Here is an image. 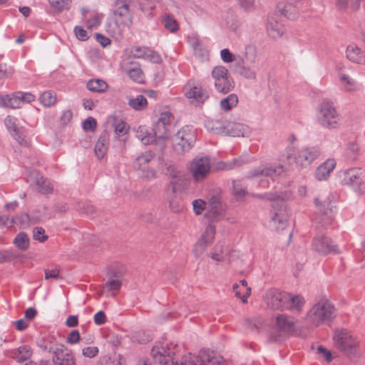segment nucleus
Wrapping results in <instances>:
<instances>
[{
  "label": "nucleus",
  "mask_w": 365,
  "mask_h": 365,
  "mask_svg": "<svg viewBox=\"0 0 365 365\" xmlns=\"http://www.w3.org/2000/svg\"><path fill=\"white\" fill-rule=\"evenodd\" d=\"M257 57V51L255 46L249 45L245 48V57L242 59L244 64L255 63Z\"/></svg>",
  "instance_id": "79ce46f5"
},
{
  "label": "nucleus",
  "mask_w": 365,
  "mask_h": 365,
  "mask_svg": "<svg viewBox=\"0 0 365 365\" xmlns=\"http://www.w3.org/2000/svg\"><path fill=\"white\" fill-rule=\"evenodd\" d=\"M238 103V97L236 94L232 93L226 98L222 99L220 102V108L225 111H229L232 108L237 106Z\"/></svg>",
  "instance_id": "4c0bfd02"
},
{
  "label": "nucleus",
  "mask_w": 365,
  "mask_h": 365,
  "mask_svg": "<svg viewBox=\"0 0 365 365\" xmlns=\"http://www.w3.org/2000/svg\"><path fill=\"white\" fill-rule=\"evenodd\" d=\"M108 145L109 134L107 131L104 130L101 134L94 148L95 154L99 160L103 158V157L106 154Z\"/></svg>",
  "instance_id": "4be33fe9"
},
{
  "label": "nucleus",
  "mask_w": 365,
  "mask_h": 365,
  "mask_svg": "<svg viewBox=\"0 0 365 365\" xmlns=\"http://www.w3.org/2000/svg\"><path fill=\"white\" fill-rule=\"evenodd\" d=\"M74 33L78 40L86 41L89 38L87 31L81 26H76L74 28Z\"/></svg>",
  "instance_id": "680f3d73"
},
{
  "label": "nucleus",
  "mask_w": 365,
  "mask_h": 365,
  "mask_svg": "<svg viewBox=\"0 0 365 365\" xmlns=\"http://www.w3.org/2000/svg\"><path fill=\"white\" fill-rule=\"evenodd\" d=\"M152 134L155 139V143H157L158 140H164L168 138V127L156 122L153 126Z\"/></svg>",
  "instance_id": "f704fd0d"
},
{
  "label": "nucleus",
  "mask_w": 365,
  "mask_h": 365,
  "mask_svg": "<svg viewBox=\"0 0 365 365\" xmlns=\"http://www.w3.org/2000/svg\"><path fill=\"white\" fill-rule=\"evenodd\" d=\"M312 246L317 252L322 255L338 252L337 247L333 244L331 240L322 235L314 237Z\"/></svg>",
  "instance_id": "2eb2a0df"
},
{
  "label": "nucleus",
  "mask_w": 365,
  "mask_h": 365,
  "mask_svg": "<svg viewBox=\"0 0 365 365\" xmlns=\"http://www.w3.org/2000/svg\"><path fill=\"white\" fill-rule=\"evenodd\" d=\"M229 75L228 70L222 66H217L213 68L212 71V77L214 82L221 80V78Z\"/></svg>",
  "instance_id": "49530a36"
},
{
  "label": "nucleus",
  "mask_w": 365,
  "mask_h": 365,
  "mask_svg": "<svg viewBox=\"0 0 365 365\" xmlns=\"http://www.w3.org/2000/svg\"><path fill=\"white\" fill-rule=\"evenodd\" d=\"M147 104V100L143 95H138L136 98H131L129 101L130 106L138 110H143L146 108Z\"/></svg>",
  "instance_id": "37998d69"
},
{
  "label": "nucleus",
  "mask_w": 365,
  "mask_h": 365,
  "mask_svg": "<svg viewBox=\"0 0 365 365\" xmlns=\"http://www.w3.org/2000/svg\"><path fill=\"white\" fill-rule=\"evenodd\" d=\"M35 222L34 219L31 217L27 213L17 215L15 217L12 218L11 221V224L19 225L23 229L29 227L31 224Z\"/></svg>",
  "instance_id": "2f4dec72"
},
{
  "label": "nucleus",
  "mask_w": 365,
  "mask_h": 365,
  "mask_svg": "<svg viewBox=\"0 0 365 365\" xmlns=\"http://www.w3.org/2000/svg\"><path fill=\"white\" fill-rule=\"evenodd\" d=\"M65 345L58 343L53 336H48L38 341V346L44 351H48L53 355L61 350Z\"/></svg>",
  "instance_id": "412c9836"
},
{
  "label": "nucleus",
  "mask_w": 365,
  "mask_h": 365,
  "mask_svg": "<svg viewBox=\"0 0 365 365\" xmlns=\"http://www.w3.org/2000/svg\"><path fill=\"white\" fill-rule=\"evenodd\" d=\"M232 189L233 194L237 199L243 198L247 194V192L245 190V188L238 180L232 181Z\"/></svg>",
  "instance_id": "09e8293b"
},
{
  "label": "nucleus",
  "mask_w": 365,
  "mask_h": 365,
  "mask_svg": "<svg viewBox=\"0 0 365 365\" xmlns=\"http://www.w3.org/2000/svg\"><path fill=\"white\" fill-rule=\"evenodd\" d=\"M196 139V130L192 126L182 127L173 137L174 151L178 155L190 151L194 146Z\"/></svg>",
  "instance_id": "423d86ee"
},
{
  "label": "nucleus",
  "mask_w": 365,
  "mask_h": 365,
  "mask_svg": "<svg viewBox=\"0 0 365 365\" xmlns=\"http://www.w3.org/2000/svg\"><path fill=\"white\" fill-rule=\"evenodd\" d=\"M33 237L35 240L44 242L48 240V235H45V230L41 227H36L34 229Z\"/></svg>",
  "instance_id": "603ef678"
},
{
  "label": "nucleus",
  "mask_w": 365,
  "mask_h": 365,
  "mask_svg": "<svg viewBox=\"0 0 365 365\" xmlns=\"http://www.w3.org/2000/svg\"><path fill=\"white\" fill-rule=\"evenodd\" d=\"M184 172L179 170L178 166L175 164H169L167 165L165 168V174L168 175L170 179L173 178H176L179 175L183 173Z\"/></svg>",
  "instance_id": "864d4df0"
},
{
  "label": "nucleus",
  "mask_w": 365,
  "mask_h": 365,
  "mask_svg": "<svg viewBox=\"0 0 365 365\" xmlns=\"http://www.w3.org/2000/svg\"><path fill=\"white\" fill-rule=\"evenodd\" d=\"M86 86L89 91L96 93H104L108 89L107 83L99 78L89 80Z\"/></svg>",
  "instance_id": "473e14b6"
},
{
  "label": "nucleus",
  "mask_w": 365,
  "mask_h": 365,
  "mask_svg": "<svg viewBox=\"0 0 365 365\" xmlns=\"http://www.w3.org/2000/svg\"><path fill=\"white\" fill-rule=\"evenodd\" d=\"M32 354V350L28 345H24L10 352V356L18 362H24L29 359Z\"/></svg>",
  "instance_id": "a878e982"
},
{
  "label": "nucleus",
  "mask_w": 365,
  "mask_h": 365,
  "mask_svg": "<svg viewBox=\"0 0 365 365\" xmlns=\"http://www.w3.org/2000/svg\"><path fill=\"white\" fill-rule=\"evenodd\" d=\"M40 102L46 107H49L56 103V98L52 91L43 92L39 98Z\"/></svg>",
  "instance_id": "c03bdc74"
},
{
  "label": "nucleus",
  "mask_w": 365,
  "mask_h": 365,
  "mask_svg": "<svg viewBox=\"0 0 365 365\" xmlns=\"http://www.w3.org/2000/svg\"><path fill=\"white\" fill-rule=\"evenodd\" d=\"M115 130V133L118 136L124 135L127 133L128 126L127 123L121 120H115L113 124Z\"/></svg>",
  "instance_id": "8fccbe9b"
},
{
  "label": "nucleus",
  "mask_w": 365,
  "mask_h": 365,
  "mask_svg": "<svg viewBox=\"0 0 365 365\" xmlns=\"http://www.w3.org/2000/svg\"><path fill=\"white\" fill-rule=\"evenodd\" d=\"M152 135V133H148L147 128L145 126L138 127L136 131V137L144 145L155 143V139Z\"/></svg>",
  "instance_id": "58836bf2"
},
{
  "label": "nucleus",
  "mask_w": 365,
  "mask_h": 365,
  "mask_svg": "<svg viewBox=\"0 0 365 365\" xmlns=\"http://www.w3.org/2000/svg\"><path fill=\"white\" fill-rule=\"evenodd\" d=\"M255 197L273 201V215L271 217L272 226L277 230H284L288 225L289 213L285 202L288 197L287 193L279 194L275 192H266L264 194L255 195Z\"/></svg>",
  "instance_id": "7ed1b4c3"
},
{
  "label": "nucleus",
  "mask_w": 365,
  "mask_h": 365,
  "mask_svg": "<svg viewBox=\"0 0 365 365\" xmlns=\"http://www.w3.org/2000/svg\"><path fill=\"white\" fill-rule=\"evenodd\" d=\"M148 47L133 46L129 49V56L136 58H145Z\"/></svg>",
  "instance_id": "de8ad7c7"
},
{
  "label": "nucleus",
  "mask_w": 365,
  "mask_h": 365,
  "mask_svg": "<svg viewBox=\"0 0 365 365\" xmlns=\"http://www.w3.org/2000/svg\"><path fill=\"white\" fill-rule=\"evenodd\" d=\"M209 245L208 243L199 239L193 248V253L196 257H200L205 251L206 247Z\"/></svg>",
  "instance_id": "3c124183"
},
{
  "label": "nucleus",
  "mask_w": 365,
  "mask_h": 365,
  "mask_svg": "<svg viewBox=\"0 0 365 365\" xmlns=\"http://www.w3.org/2000/svg\"><path fill=\"white\" fill-rule=\"evenodd\" d=\"M333 339L338 349L349 356L356 354L359 342L349 331L344 329H336Z\"/></svg>",
  "instance_id": "0eeeda50"
},
{
  "label": "nucleus",
  "mask_w": 365,
  "mask_h": 365,
  "mask_svg": "<svg viewBox=\"0 0 365 365\" xmlns=\"http://www.w3.org/2000/svg\"><path fill=\"white\" fill-rule=\"evenodd\" d=\"M214 86L217 92L227 94L234 88V81L228 75L214 82Z\"/></svg>",
  "instance_id": "c756f323"
},
{
  "label": "nucleus",
  "mask_w": 365,
  "mask_h": 365,
  "mask_svg": "<svg viewBox=\"0 0 365 365\" xmlns=\"http://www.w3.org/2000/svg\"><path fill=\"white\" fill-rule=\"evenodd\" d=\"M341 85L346 91H354L361 88V84L351 78L349 75L340 73L339 74Z\"/></svg>",
  "instance_id": "bb28decb"
},
{
  "label": "nucleus",
  "mask_w": 365,
  "mask_h": 365,
  "mask_svg": "<svg viewBox=\"0 0 365 365\" xmlns=\"http://www.w3.org/2000/svg\"><path fill=\"white\" fill-rule=\"evenodd\" d=\"M187 184V177L185 173L179 175L176 178L170 179L168 185V190H171L173 194L182 192Z\"/></svg>",
  "instance_id": "393cba45"
},
{
  "label": "nucleus",
  "mask_w": 365,
  "mask_h": 365,
  "mask_svg": "<svg viewBox=\"0 0 365 365\" xmlns=\"http://www.w3.org/2000/svg\"><path fill=\"white\" fill-rule=\"evenodd\" d=\"M238 73L248 80H255L257 78V72L254 67L242 63L237 66Z\"/></svg>",
  "instance_id": "e433bc0d"
},
{
  "label": "nucleus",
  "mask_w": 365,
  "mask_h": 365,
  "mask_svg": "<svg viewBox=\"0 0 365 365\" xmlns=\"http://www.w3.org/2000/svg\"><path fill=\"white\" fill-rule=\"evenodd\" d=\"M339 119V114L332 103L323 101L320 104L317 113V121L323 128L329 129L336 128Z\"/></svg>",
  "instance_id": "6e6552de"
},
{
  "label": "nucleus",
  "mask_w": 365,
  "mask_h": 365,
  "mask_svg": "<svg viewBox=\"0 0 365 365\" xmlns=\"http://www.w3.org/2000/svg\"><path fill=\"white\" fill-rule=\"evenodd\" d=\"M297 320L285 314H278L276 317V327L279 332L288 334L293 331Z\"/></svg>",
  "instance_id": "f3484780"
},
{
  "label": "nucleus",
  "mask_w": 365,
  "mask_h": 365,
  "mask_svg": "<svg viewBox=\"0 0 365 365\" xmlns=\"http://www.w3.org/2000/svg\"><path fill=\"white\" fill-rule=\"evenodd\" d=\"M320 154L321 152L317 147H304L299 150L295 146L287 145L282 158H285L290 163L294 162L299 165L307 166L317 159Z\"/></svg>",
  "instance_id": "39448f33"
},
{
  "label": "nucleus",
  "mask_w": 365,
  "mask_h": 365,
  "mask_svg": "<svg viewBox=\"0 0 365 365\" xmlns=\"http://www.w3.org/2000/svg\"><path fill=\"white\" fill-rule=\"evenodd\" d=\"M222 133H225L233 137H243L247 130V127L240 123H228L225 126L220 127Z\"/></svg>",
  "instance_id": "b1692460"
},
{
  "label": "nucleus",
  "mask_w": 365,
  "mask_h": 365,
  "mask_svg": "<svg viewBox=\"0 0 365 365\" xmlns=\"http://www.w3.org/2000/svg\"><path fill=\"white\" fill-rule=\"evenodd\" d=\"M97 122L93 117H88L83 122V128L86 131H93L96 128Z\"/></svg>",
  "instance_id": "bf43d9fd"
},
{
  "label": "nucleus",
  "mask_w": 365,
  "mask_h": 365,
  "mask_svg": "<svg viewBox=\"0 0 365 365\" xmlns=\"http://www.w3.org/2000/svg\"><path fill=\"white\" fill-rule=\"evenodd\" d=\"M336 316L334 306L327 299L322 298L309 310L306 321L309 327L315 328L330 323Z\"/></svg>",
  "instance_id": "20e7f679"
},
{
  "label": "nucleus",
  "mask_w": 365,
  "mask_h": 365,
  "mask_svg": "<svg viewBox=\"0 0 365 365\" xmlns=\"http://www.w3.org/2000/svg\"><path fill=\"white\" fill-rule=\"evenodd\" d=\"M81 339L80 333L78 330H72L68 335L66 342L69 344H76Z\"/></svg>",
  "instance_id": "69168bd1"
},
{
  "label": "nucleus",
  "mask_w": 365,
  "mask_h": 365,
  "mask_svg": "<svg viewBox=\"0 0 365 365\" xmlns=\"http://www.w3.org/2000/svg\"><path fill=\"white\" fill-rule=\"evenodd\" d=\"M11 134L20 145H25V146L29 145V143L25 139V137H24L23 133L21 131L20 128H19L17 130L11 133Z\"/></svg>",
  "instance_id": "0e129e2a"
},
{
  "label": "nucleus",
  "mask_w": 365,
  "mask_h": 365,
  "mask_svg": "<svg viewBox=\"0 0 365 365\" xmlns=\"http://www.w3.org/2000/svg\"><path fill=\"white\" fill-rule=\"evenodd\" d=\"M21 103V101L19 98H17V93L14 95L12 97L9 96H4L0 97V105L6 106L13 108H19Z\"/></svg>",
  "instance_id": "ea45409f"
},
{
  "label": "nucleus",
  "mask_w": 365,
  "mask_h": 365,
  "mask_svg": "<svg viewBox=\"0 0 365 365\" xmlns=\"http://www.w3.org/2000/svg\"><path fill=\"white\" fill-rule=\"evenodd\" d=\"M175 346L168 344L154 346L150 352L155 362L162 365H227L224 358L213 351L202 350L198 355L190 353L174 361Z\"/></svg>",
  "instance_id": "f257e3e1"
},
{
  "label": "nucleus",
  "mask_w": 365,
  "mask_h": 365,
  "mask_svg": "<svg viewBox=\"0 0 365 365\" xmlns=\"http://www.w3.org/2000/svg\"><path fill=\"white\" fill-rule=\"evenodd\" d=\"M344 185L352 186L359 193L365 192V174L361 168H354L340 173Z\"/></svg>",
  "instance_id": "1a4fd4ad"
},
{
  "label": "nucleus",
  "mask_w": 365,
  "mask_h": 365,
  "mask_svg": "<svg viewBox=\"0 0 365 365\" xmlns=\"http://www.w3.org/2000/svg\"><path fill=\"white\" fill-rule=\"evenodd\" d=\"M334 196L329 195L328 196L320 195L314 199L315 205L319 212V216L316 218L319 223L322 226L329 224L334 218V208L331 205V199Z\"/></svg>",
  "instance_id": "9d476101"
},
{
  "label": "nucleus",
  "mask_w": 365,
  "mask_h": 365,
  "mask_svg": "<svg viewBox=\"0 0 365 365\" xmlns=\"http://www.w3.org/2000/svg\"><path fill=\"white\" fill-rule=\"evenodd\" d=\"M53 365H76L73 355L66 346L52 356Z\"/></svg>",
  "instance_id": "6ab92c4d"
},
{
  "label": "nucleus",
  "mask_w": 365,
  "mask_h": 365,
  "mask_svg": "<svg viewBox=\"0 0 365 365\" xmlns=\"http://www.w3.org/2000/svg\"><path fill=\"white\" fill-rule=\"evenodd\" d=\"M101 22V16L99 14L93 15L86 22V26L88 29H93L98 26Z\"/></svg>",
  "instance_id": "338daca9"
},
{
  "label": "nucleus",
  "mask_w": 365,
  "mask_h": 365,
  "mask_svg": "<svg viewBox=\"0 0 365 365\" xmlns=\"http://www.w3.org/2000/svg\"><path fill=\"white\" fill-rule=\"evenodd\" d=\"M155 158V154L151 151H147L138 156L135 162V168L145 171V165L149 163Z\"/></svg>",
  "instance_id": "72a5a7b5"
},
{
  "label": "nucleus",
  "mask_w": 365,
  "mask_h": 365,
  "mask_svg": "<svg viewBox=\"0 0 365 365\" xmlns=\"http://www.w3.org/2000/svg\"><path fill=\"white\" fill-rule=\"evenodd\" d=\"M304 304L305 299L302 295H293L290 293H287L285 309H288L296 313H301L303 310Z\"/></svg>",
  "instance_id": "aec40b11"
},
{
  "label": "nucleus",
  "mask_w": 365,
  "mask_h": 365,
  "mask_svg": "<svg viewBox=\"0 0 365 365\" xmlns=\"http://www.w3.org/2000/svg\"><path fill=\"white\" fill-rule=\"evenodd\" d=\"M145 59L149 60L150 61L158 64H160L162 62V58L158 54V53L153 50H151L149 48H148L147 49L146 56Z\"/></svg>",
  "instance_id": "4d7b16f0"
},
{
  "label": "nucleus",
  "mask_w": 365,
  "mask_h": 365,
  "mask_svg": "<svg viewBox=\"0 0 365 365\" xmlns=\"http://www.w3.org/2000/svg\"><path fill=\"white\" fill-rule=\"evenodd\" d=\"M210 170V162L207 157H196L190 164V171L196 180L205 178Z\"/></svg>",
  "instance_id": "ddd939ff"
},
{
  "label": "nucleus",
  "mask_w": 365,
  "mask_h": 365,
  "mask_svg": "<svg viewBox=\"0 0 365 365\" xmlns=\"http://www.w3.org/2000/svg\"><path fill=\"white\" fill-rule=\"evenodd\" d=\"M188 98L193 99L197 103H203L209 97L207 92L201 87L193 86L187 92Z\"/></svg>",
  "instance_id": "cd10ccee"
},
{
  "label": "nucleus",
  "mask_w": 365,
  "mask_h": 365,
  "mask_svg": "<svg viewBox=\"0 0 365 365\" xmlns=\"http://www.w3.org/2000/svg\"><path fill=\"white\" fill-rule=\"evenodd\" d=\"M287 293L277 289H269L265 293L267 305L272 309H285Z\"/></svg>",
  "instance_id": "9b49d317"
},
{
  "label": "nucleus",
  "mask_w": 365,
  "mask_h": 365,
  "mask_svg": "<svg viewBox=\"0 0 365 365\" xmlns=\"http://www.w3.org/2000/svg\"><path fill=\"white\" fill-rule=\"evenodd\" d=\"M14 245L21 250H26L30 245L28 235L24 232H19L14 239Z\"/></svg>",
  "instance_id": "c9c22d12"
},
{
  "label": "nucleus",
  "mask_w": 365,
  "mask_h": 365,
  "mask_svg": "<svg viewBox=\"0 0 365 365\" xmlns=\"http://www.w3.org/2000/svg\"><path fill=\"white\" fill-rule=\"evenodd\" d=\"M193 210L196 215H200L205 209V202L201 199L195 200L192 202Z\"/></svg>",
  "instance_id": "e2e57ef3"
},
{
  "label": "nucleus",
  "mask_w": 365,
  "mask_h": 365,
  "mask_svg": "<svg viewBox=\"0 0 365 365\" xmlns=\"http://www.w3.org/2000/svg\"><path fill=\"white\" fill-rule=\"evenodd\" d=\"M346 56L354 63L365 65V50L355 43H351L346 47Z\"/></svg>",
  "instance_id": "a211bd4d"
},
{
  "label": "nucleus",
  "mask_w": 365,
  "mask_h": 365,
  "mask_svg": "<svg viewBox=\"0 0 365 365\" xmlns=\"http://www.w3.org/2000/svg\"><path fill=\"white\" fill-rule=\"evenodd\" d=\"M17 119L13 116L8 115L5 120L4 123L7 129L11 133L16 130H17L19 128L16 123Z\"/></svg>",
  "instance_id": "6e6d98bb"
},
{
  "label": "nucleus",
  "mask_w": 365,
  "mask_h": 365,
  "mask_svg": "<svg viewBox=\"0 0 365 365\" xmlns=\"http://www.w3.org/2000/svg\"><path fill=\"white\" fill-rule=\"evenodd\" d=\"M215 226L209 224L206 227L204 232L202 234L200 239L205 241V242L208 243L209 245H210L215 237Z\"/></svg>",
  "instance_id": "a18cd8bd"
},
{
  "label": "nucleus",
  "mask_w": 365,
  "mask_h": 365,
  "mask_svg": "<svg viewBox=\"0 0 365 365\" xmlns=\"http://www.w3.org/2000/svg\"><path fill=\"white\" fill-rule=\"evenodd\" d=\"M187 41L193 48L195 53L198 56H207V51L203 47L202 42L197 34H192L187 37Z\"/></svg>",
  "instance_id": "7c9ffc66"
},
{
  "label": "nucleus",
  "mask_w": 365,
  "mask_h": 365,
  "mask_svg": "<svg viewBox=\"0 0 365 365\" xmlns=\"http://www.w3.org/2000/svg\"><path fill=\"white\" fill-rule=\"evenodd\" d=\"M266 29L268 35L272 38L281 37L285 31L284 26L281 22L279 15L268 17Z\"/></svg>",
  "instance_id": "dca6fc26"
},
{
  "label": "nucleus",
  "mask_w": 365,
  "mask_h": 365,
  "mask_svg": "<svg viewBox=\"0 0 365 365\" xmlns=\"http://www.w3.org/2000/svg\"><path fill=\"white\" fill-rule=\"evenodd\" d=\"M113 14V19L106 24V31L113 37L119 38L122 37L123 29L130 28L133 24L130 0H115Z\"/></svg>",
  "instance_id": "f03ea898"
},
{
  "label": "nucleus",
  "mask_w": 365,
  "mask_h": 365,
  "mask_svg": "<svg viewBox=\"0 0 365 365\" xmlns=\"http://www.w3.org/2000/svg\"><path fill=\"white\" fill-rule=\"evenodd\" d=\"M172 118V113L169 111H166L160 113V115L158 119L157 122L160 123V124L165 125L168 127H170Z\"/></svg>",
  "instance_id": "052dcab7"
},
{
  "label": "nucleus",
  "mask_w": 365,
  "mask_h": 365,
  "mask_svg": "<svg viewBox=\"0 0 365 365\" xmlns=\"http://www.w3.org/2000/svg\"><path fill=\"white\" fill-rule=\"evenodd\" d=\"M99 350L97 346H87L82 349V354L84 356L88 358H93L96 356Z\"/></svg>",
  "instance_id": "774afa93"
},
{
  "label": "nucleus",
  "mask_w": 365,
  "mask_h": 365,
  "mask_svg": "<svg viewBox=\"0 0 365 365\" xmlns=\"http://www.w3.org/2000/svg\"><path fill=\"white\" fill-rule=\"evenodd\" d=\"M14 73V69L13 67L0 63V80L10 78Z\"/></svg>",
  "instance_id": "5fc2aeb1"
},
{
  "label": "nucleus",
  "mask_w": 365,
  "mask_h": 365,
  "mask_svg": "<svg viewBox=\"0 0 365 365\" xmlns=\"http://www.w3.org/2000/svg\"><path fill=\"white\" fill-rule=\"evenodd\" d=\"M284 172V166L280 164H265L251 170L248 176L250 178H260L263 176L273 178L280 175Z\"/></svg>",
  "instance_id": "f8f14e48"
},
{
  "label": "nucleus",
  "mask_w": 365,
  "mask_h": 365,
  "mask_svg": "<svg viewBox=\"0 0 365 365\" xmlns=\"http://www.w3.org/2000/svg\"><path fill=\"white\" fill-rule=\"evenodd\" d=\"M163 24L165 28L172 33H175L179 29L178 21L172 15L165 14L163 19Z\"/></svg>",
  "instance_id": "a19ab883"
},
{
  "label": "nucleus",
  "mask_w": 365,
  "mask_h": 365,
  "mask_svg": "<svg viewBox=\"0 0 365 365\" xmlns=\"http://www.w3.org/2000/svg\"><path fill=\"white\" fill-rule=\"evenodd\" d=\"M32 175L36 178V185L39 192L42 194H48L52 192L53 186L48 179L40 175L36 171L32 172Z\"/></svg>",
  "instance_id": "c85d7f7f"
},
{
  "label": "nucleus",
  "mask_w": 365,
  "mask_h": 365,
  "mask_svg": "<svg viewBox=\"0 0 365 365\" xmlns=\"http://www.w3.org/2000/svg\"><path fill=\"white\" fill-rule=\"evenodd\" d=\"M50 5L61 11L68 7L69 0H48Z\"/></svg>",
  "instance_id": "13d9d810"
},
{
  "label": "nucleus",
  "mask_w": 365,
  "mask_h": 365,
  "mask_svg": "<svg viewBox=\"0 0 365 365\" xmlns=\"http://www.w3.org/2000/svg\"><path fill=\"white\" fill-rule=\"evenodd\" d=\"M336 166L334 159H328L321 164L315 171V177L319 180H327Z\"/></svg>",
  "instance_id": "5701e85b"
},
{
  "label": "nucleus",
  "mask_w": 365,
  "mask_h": 365,
  "mask_svg": "<svg viewBox=\"0 0 365 365\" xmlns=\"http://www.w3.org/2000/svg\"><path fill=\"white\" fill-rule=\"evenodd\" d=\"M121 68L130 80L138 83H144L145 76L140 63L126 60L122 62Z\"/></svg>",
  "instance_id": "4468645a"
}]
</instances>
